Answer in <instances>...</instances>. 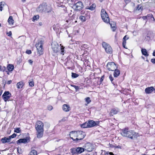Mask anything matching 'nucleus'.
I'll return each mask as SVG.
<instances>
[{
    "label": "nucleus",
    "instance_id": "55",
    "mask_svg": "<svg viewBox=\"0 0 155 155\" xmlns=\"http://www.w3.org/2000/svg\"><path fill=\"white\" fill-rule=\"evenodd\" d=\"M11 83H12V81L10 80V81H8L7 82V84H10Z\"/></svg>",
    "mask_w": 155,
    "mask_h": 155
},
{
    "label": "nucleus",
    "instance_id": "5",
    "mask_svg": "<svg viewBox=\"0 0 155 155\" xmlns=\"http://www.w3.org/2000/svg\"><path fill=\"white\" fill-rule=\"evenodd\" d=\"M77 136L75 140L77 142H79V141L82 140L85 137V134L84 132L81 131H77Z\"/></svg>",
    "mask_w": 155,
    "mask_h": 155
},
{
    "label": "nucleus",
    "instance_id": "29",
    "mask_svg": "<svg viewBox=\"0 0 155 155\" xmlns=\"http://www.w3.org/2000/svg\"><path fill=\"white\" fill-rule=\"evenodd\" d=\"M114 77H117L120 74V71L117 69H115L114 70Z\"/></svg>",
    "mask_w": 155,
    "mask_h": 155
},
{
    "label": "nucleus",
    "instance_id": "62",
    "mask_svg": "<svg viewBox=\"0 0 155 155\" xmlns=\"http://www.w3.org/2000/svg\"><path fill=\"white\" fill-rule=\"evenodd\" d=\"M109 78H112V77H111V75H110V76H109Z\"/></svg>",
    "mask_w": 155,
    "mask_h": 155
},
{
    "label": "nucleus",
    "instance_id": "19",
    "mask_svg": "<svg viewBox=\"0 0 155 155\" xmlns=\"http://www.w3.org/2000/svg\"><path fill=\"white\" fill-rule=\"evenodd\" d=\"M85 147L86 148L85 149L87 151H91L92 150V146L90 143H88L85 145Z\"/></svg>",
    "mask_w": 155,
    "mask_h": 155
},
{
    "label": "nucleus",
    "instance_id": "36",
    "mask_svg": "<svg viewBox=\"0 0 155 155\" xmlns=\"http://www.w3.org/2000/svg\"><path fill=\"white\" fill-rule=\"evenodd\" d=\"M71 76L72 78H77L79 76V75L74 73H72Z\"/></svg>",
    "mask_w": 155,
    "mask_h": 155
},
{
    "label": "nucleus",
    "instance_id": "40",
    "mask_svg": "<svg viewBox=\"0 0 155 155\" xmlns=\"http://www.w3.org/2000/svg\"><path fill=\"white\" fill-rule=\"evenodd\" d=\"M20 128H15V130H14V132L17 133H19L20 132Z\"/></svg>",
    "mask_w": 155,
    "mask_h": 155
},
{
    "label": "nucleus",
    "instance_id": "32",
    "mask_svg": "<svg viewBox=\"0 0 155 155\" xmlns=\"http://www.w3.org/2000/svg\"><path fill=\"white\" fill-rule=\"evenodd\" d=\"M29 85L30 87H32L34 85V83L33 80H29L28 81Z\"/></svg>",
    "mask_w": 155,
    "mask_h": 155
},
{
    "label": "nucleus",
    "instance_id": "34",
    "mask_svg": "<svg viewBox=\"0 0 155 155\" xmlns=\"http://www.w3.org/2000/svg\"><path fill=\"white\" fill-rule=\"evenodd\" d=\"M113 24L112 23H110V25L111 27L113 28V31H114L115 29V25H116L115 24V23L114 22H113Z\"/></svg>",
    "mask_w": 155,
    "mask_h": 155
},
{
    "label": "nucleus",
    "instance_id": "6",
    "mask_svg": "<svg viewBox=\"0 0 155 155\" xmlns=\"http://www.w3.org/2000/svg\"><path fill=\"white\" fill-rule=\"evenodd\" d=\"M102 45L107 53L109 54L112 53V48L109 45L104 42L102 43Z\"/></svg>",
    "mask_w": 155,
    "mask_h": 155
},
{
    "label": "nucleus",
    "instance_id": "50",
    "mask_svg": "<svg viewBox=\"0 0 155 155\" xmlns=\"http://www.w3.org/2000/svg\"><path fill=\"white\" fill-rule=\"evenodd\" d=\"M28 63L31 65H32L33 64V61L31 59H29L28 60Z\"/></svg>",
    "mask_w": 155,
    "mask_h": 155
},
{
    "label": "nucleus",
    "instance_id": "20",
    "mask_svg": "<svg viewBox=\"0 0 155 155\" xmlns=\"http://www.w3.org/2000/svg\"><path fill=\"white\" fill-rule=\"evenodd\" d=\"M45 10V12L49 14L51 13V12L52 11V8L49 6L46 5V9Z\"/></svg>",
    "mask_w": 155,
    "mask_h": 155
},
{
    "label": "nucleus",
    "instance_id": "13",
    "mask_svg": "<svg viewBox=\"0 0 155 155\" xmlns=\"http://www.w3.org/2000/svg\"><path fill=\"white\" fill-rule=\"evenodd\" d=\"M77 131H72L70 133V138L72 139L74 141H76L75 139L77 137Z\"/></svg>",
    "mask_w": 155,
    "mask_h": 155
},
{
    "label": "nucleus",
    "instance_id": "8",
    "mask_svg": "<svg viewBox=\"0 0 155 155\" xmlns=\"http://www.w3.org/2000/svg\"><path fill=\"white\" fill-rule=\"evenodd\" d=\"M107 68L109 71H113L117 68L114 62H108L107 65Z\"/></svg>",
    "mask_w": 155,
    "mask_h": 155
},
{
    "label": "nucleus",
    "instance_id": "47",
    "mask_svg": "<svg viewBox=\"0 0 155 155\" xmlns=\"http://www.w3.org/2000/svg\"><path fill=\"white\" fill-rule=\"evenodd\" d=\"M2 2H1V3H0V11H2Z\"/></svg>",
    "mask_w": 155,
    "mask_h": 155
},
{
    "label": "nucleus",
    "instance_id": "38",
    "mask_svg": "<svg viewBox=\"0 0 155 155\" xmlns=\"http://www.w3.org/2000/svg\"><path fill=\"white\" fill-rule=\"evenodd\" d=\"M16 134L15 133H14L12 135L9 137V139H10V140L11 138L15 137H16Z\"/></svg>",
    "mask_w": 155,
    "mask_h": 155
},
{
    "label": "nucleus",
    "instance_id": "22",
    "mask_svg": "<svg viewBox=\"0 0 155 155\" xmlns=\"http://www.w3.org/2000/svg\"><path fill=\"white\" fill-rule=\"evenodd\" d=\"M27 141L28 140L26 138L20 139L17 141V143H26L27 142Z\"/></svg>",
    "mask_w": 155,
    "mask_h": 155
},
{
    "label": "nucleus",
    "instance_id": "16",
    "mask_svg": "<svg viewBox=\"0 0 155 155\" xmlns=\"http://www.w3.org/2000/svg\"><path fill=\"white\" fill-rule=\"evenodd\" d=\"M155 90V89L153 87H150L146 88L145 89V91L146 94H149L151 93Z\"/></svg>",
    "mask_w": 155,
    "mask_h": 155
},
{
    "label": "nucleus",
    "instance_id": "58",
    "mask_svg": "<svg viewBox=\"0 0 155 155\" xmlns=\"http://www.w3.org/2000/svg\"><path fill=\"white\" fill-rule=\"evenodd\" d=\"M39 24L40 25H42V22H41L39 23Z\"/></svg>",
    "mask_w": 155,
    "mask_h": 155
},
{
    "label": "nucleus",
    "instance_id": "31",
    "mask_svg": "<svg viewBox=\"0 0 155 155\" xmlns=\"http://www.w3.org/2000/svg\"><path fill=\"white\" fill-rule=\"evenodd\" d=\"M29 155H37V151L35 150H33L30 152Z\"/></svg>",
    "mask_w": 155,
    "mask_h": 155
},
{
    "label": "nucleus",
    "instance_id": "1",
    "mask_svg": "<svg viewBox=\"0 0 155 155\" xmlns=\"http://www.w3.org/2000/svg\"><path fill=\"white\" fill-rule=\"evenodd\" d=\"M121 134L123 137L132 139L136 138L139 136L137 133L135 132L133 130H130L127 128H125L122 130Z\"/></svg>",
    "mask_w": 155,
    "mask_h": 155
},
{
    "label": "nucleus",
    "instance_id": "4",
    "mask_svg": "<svg viewBox=\"0 0 155 155\" xmlns=\"http://www.w3.org/2000/svg\"><path fill=\"white\" fill-rule=\"evenodd\" d=\"M43 41L41 40L36 45V46L38 51V52L39 55H42L43 53V49L42 48Z\"/></svg>",
    "mask_w": 155,
    "mask_h": 155
},
{
    "label": "nucleus",
    "instance_id": "51",
    "mask_svg": "<svg viewBox=\"0 0 155 155\" xmlns=\"http://www.w3.org/2000/svg\"><path fill=\"white\" fill-rule=\"evenodd\" d=\"M151 61L153 64H155V58H152L151 60Z\"/></svg>",
    "mask_w": 155,
    "mask_h": 155
},
{
    "label": "nucleus",
    "instance_id": "53",
    "mask_svg": "<svg viewBox=\"0 0 155 155\" xmlns=\"http://www.w3.org/2000/svg\"><path fill=\"white\" fill-rule=\"evenodd\" d=\"M105 155H114V154L112 152H110L109 153H106Z\"/></svg>",
    "mask_w": 155,
    "mask_h": 155
},
{
    "label": "nucleus",
    "instance_id": "33",
    "mask_svg": "<svg viewBox=\"0 0 155 155\" xmlns=\"http://www.w3.org/2000/svg\"><path fill=\"white\" fill-rule=\"evenodd\" d=\"M147 37L149 38V39H150L153 37V34L150 32H149L147 34Z\"/></svg>",
    "mask_w": 155,
    "mask_h": 155
},
{
    "label": "nucleus",
    "instance_id": "60",
    "mask_svg": "<svg viewBox=\"0 0 155 155\" xmlns=\"http://www.w3.org/2000/svg\"><path fill=\"white\" fill-rule=\"evenodd\" d=\"M2 67L0 66V71L1 70Z\"/></svg>",
    "mask_w": 155,
    "mask_h": 155
},
{
    "label": "nucleus",
    "instance_id": "46",
    "mask_svg": "<svg viewBox=\"0 0 155 155\" xmlns=\"http://www.w3.org/2000/svg\"><path fill=\"white\" fill-rule=\"evenodd\" d=\"M7 35L9 36H10L12 35V33L11 31H9L7 33Z\"/></svg>",
    "mask_w": 155,
    "mask_h": 155
},
{
    "label": "nucleus",
    "instance_id": "59",
    "mask_svg": "<svg viewBox=\"0 0 155 155\" xmlns=\"http://www.w3.org/2000/svg\"><path fill=\"white\" fill-rule=\"evenodd\" d=\"M103 80V79H102V78H101L100 79V81H102Z\"/></svg>",
    "mask_w": 155,
    "mask_h": 155
},
{
    "label": "nucleus",
    "instance_id": "57",
    "mask_svg": "<svg viewBox=\"0 0 155 155\" xmlns=\"http://www.w3.org/2000/svg\"><path fill=\"white\" fill-rule=\"evenodd\" d=\"M55 26L54 25L53 26V29L55 31L56 30V29L55 28Z\"/></svg>",
    "mask_w": 155,
    "mask_h": 155
},
{
    "label": "nucleus",
    "instance_id": "41",
    "mask_svg": "<svg viewBox=\"0 0 155 155\" xmlns=\"http://www.w3.org/2000/svg\"><path fill=\"white\" fill-rule=\"evenodd\" d=\"M126 40H123V47L124 48H126L125 47V46L126 45Z\"/></svg>",
    "mask_w": 155,
    "mask_h": 155
},
{
    "label": "nucleus",
    "instance_id": "27",
    "mask_svg": "<svg viewBox=\"0 0 155 155\" xmlns=\"http://www.w3.org/2000/svg\"><path fill=\"white\" fill-rule=\"evenodd\" d=\"M142 54L146 57H147L149 55L148 54L147 52V50L145 49L142 48L141 50Z\"/></svg>",
    "mask_w": 155,
    "mask_h": 155
},
{
    "label": "nucleus",
    "instance_id": "35",
    "mask_svg": "<svg viewBox=\"0 0 155 155\" xmlns=\"http://www.w3.org/2000/svg\"><path fill=\"white\" fill-rule=\"evenodd\" d=\"M79 18L82 21H86L85 17L84 16L81 15L79 17Z\"/></svg>",
    "mask_w": 155,
    "mask_h": 155
},
{
    "label": "nucleus",
    "instance_id": "17",
    "mask_svg": "<svg viewBox=\"0 0 155 155\" xmlns=\"http://www.w3.org/2000/svg\"><path fill=\"white\" fill-rule=\"evenodd\" d=\"M62 109L64 111L68 112L70 110L71 108L68 105L64 104L63 105Z\"/></svg>",
    "mask_w": 155,
    "mask_h": 155
},
{
    "label": "nucleus",
    "instance_id": "64",
    "mask_svg": "<svg viewBox=\"0 0 155 155\" xmlns=\"http://www.w3.org/2000/svg\"><path fill=\"white\" fill-rule=\"evenodd\" d=\"M104 76H102L101 77V78H103Z\"/></svg>",
    "mask_w": 155,
    "mask_h": 155
},
{
    "label": "nucleus",
    "instance_id": "63",
    "mask_svg": "<svg viewBox=\"0 0 155 155\" xmlns=\"http://www.w3.org/2000/svg\"><path fill=\"white\" fill-rule=\"evenodd\" d=\"M101 2L103 0H100Z\"/></svg>",
    "mask_w": 155,
    "mask_h": 155
},
{
    "label": "nucleus",
    "instance_id": "24",
    "mask_svg": "<svg viewBox=\"0 0 155 155\" xmlns=\"http://www.w3.org/2000/svg\"><path fill=\"white\" fill-rule=\"evenodd\" d=\"M71 155H76L78 154L77 152L76 148H71Z\"/></svg>",
    "mask_w": 155,
    "mask_h": 155
},
{
    "label": "nucleus",
    "instance_id": "61",
    "mask_svg": "<svg viewBox=\"0 0 155 155\" xmlns=\"http://www.w3.org/2000/svg\"><path fill=\"white\" fill-rule=\"evenodd\" d=\"M117 148H120V146H117Z\"/></svg>",
    "mask_w": 155,
    "mask_h": 155
},
{
    "label": "nucleus",
    "instance_id": "23",
    "mask_svg": "<svg viewBox=\"0 0 155 155\" xmlns=\"http://www.w3.org/2000/svg\"><path fill=\"white\" fill-rule=\"evenodd\" d=\"M1 140L2 143H4L10 142V140L9 139V137H4L2 138Z\"/></svg>",
    "mask_w": 155,
    "mask_h": 155
},
{
    "label": "nucleus",
    "instance_id": "21",
    "mask_svg": "<svg viewBox=\"0 0 155 155\" xmlns=\"http://www.w3.org/2000/svg\"><path fill=\"white\" fill-rule=\"evenodd\" d=\"M119 111V110L118 108H114L112 110L110 111L111 115L113 116L114 114H116Z\"/></svg>",
    "mask_w": 155,
    "mask_h": 155
},
{
    "label": "nucleus",
    "instance_id": "54",
    "mask_svg": "<svg viewBox=\"0 0 155 155\" xmlns=\"http://www.w3.org/2000/svg\"><path fill=\"white\" fill-rule=\"evenodd\" d=\"M110 81H111L112 83L113 84H115L114 82V81H113V78H110Z\"/></svg>",
    "mask_w": 155,
    "mask_h": 155
},
{
    "label": "nucleus",
    "instance_id": "2",
    "mask_svg": "<svg viewBox=\"0 0 155 155\" xmlns=\"http://www.w3.org/2000/svg\"><path fill=\"white\" fill-rule=\"evenodd\" d=\"M60 45L61 46V47L60 48H59V45L56 42H52L51 44L52 48L54 52L57 53L58 52L59 49H60V53L61 54L63 55L65 53L64 50V47L61 45V44H60Z\"/></svg>",
    "mask_w": 155,
    "mask_h": 155
},
{
    "label": "nucleus",
    "instance_id": "56",
    "mask_svg": "<svg viewBox=\"0 0 155 155\" xmlns=\"http://www.w3.org/2000/svg\"><path fill=\"white\" fill-rule=\"evenodd\" d=\"M153 56H155V50L154 51L153 53Z\"/></svg>",
    "mask_w": 155,
    "mask_h": 155
},
{
    "label": "nucleus",
    "instance_id": "25",
    "mask_svg": "<svg viewBox=\"0 0 155 155\" xmlns=\"http://www.w3.org/2000/svg\"><path fill=\"white\" fill-rule=\"evenodd\" d=\"M96 7V5L94 3L92 4L91 6L87 7L86 9L90 10L91 11H93L95 9Z\"/></svg>",
    "mask_w": 155,
    "mask_h": 155
},
{
    "label": "nucleus",
    "instance_id": "7",
    "mask_svg": "<svg viewBox=\"0 0 155 155\" xmlns=\"http://www.w3.org/2000/svg\"><path fill=\"white\" fill-rule=\"evenodd\" d=\"M73 8L77 11H81L84 7L83 3L81 2H78L74 5L73 6Z\"/></svg>",
    "mask_w": 155,
    "mask_h": 155
},
{
    "label": "nucleus",
    "instance_id": "45",
    "mask_svg": "<svg viewBox=\"0 0 155 155\" xmlns=\"http://www.w3.org/2000/svg\"><path fill=\"white\" fill-rule=\"evenodd\" d=\"M124 1L126 4L129 3L131 2L130 0H124Z\"/></svg>",
    "mask_w": 155,
    "mask_h": 155
},
{
    "label": "nucleus",
    "instance_id": "52",
    "mask_svg": "<svg viewBox=\"0 0 155 155\" xmlns=\"http://www.w3.org/2000/svg\"><path fill=\"white\" fill-rule=\"evenodd\" d=\"M17 151L19 153H21V149L20 148H17Z\"/></svg>",
    "mask_w": 155,
    "mask_h": 155
},
{
    "label": "nucleus",
    "instance_id": "37",
    "mask_svg": "<svg viewBox=\"0 0 155 155\" xmlns=\"http://www.w3.org/2000/svg\"><path fill=\"white\" fill-rule=\"evenodd\" d=\"M39 18V16L38 15L34 16L33 18L32 21H34L35 20H38Z\"/></svg>",
    "mask_w": 155,
    "mask_h": 155
},
{
    "label": "nucleus",
    "instance_id": "3",
    "mask_svg": "<svg viewBox=\"0 0 155 155\" xmlns=\"http://www.w3.org/2000/svg\"><path fill=\"white\" fill-rule=\"evenodd\" d=\"M101 16L103 21L106 23H108L110 22V18L108 16L104 9H102L101 12Z\"/></svg>",
    "mask_w": 155,
    "mask_h": 155
},
{
    "label": "nucleus",
    "instance_id": "15",
    "mask_svg": "<svg viewBox=\"0 0 155 155\" xmlns=\"http://www.w3.org/2000/svg\"><path fill=\"white\" fill-rule=\"evenodd\" d=\"M25 84L24 81H22L18 82L16 84L17 87L18 89L22 88Z\"/></svg>",
    "mask_w": 155,
    "mask_h": 155
},
{
    "label": "nucleus",
    "instance_id": "14",
    "mask_svg": "<svg viewBox=\"0 0 155 155\" xmlns=\"http://www.w3.org/2000/svg\"><path fill=\"white\" fill-rule=\"evenodd\" d=\"M7 68L8 71L6 70L5 71H4V74H9V71H12L13 70L14 68V66L12 64H9L7 67Z\"/></svg>",
    "mask_w": 155,
    "mask_h": 155
},
{
    "label": "nucleus",
    "instance_id": "26",
    "mask_svg": "<svg viewBox=\"0 0 155 155\" xmlns=\"http://www.w3.org/2000/svg\"><path fill=\"white\" fill-rule=\"evenodd\" d=\"M78 154L81 153L84 151V149L81 147L76 148Z\"/></svg>",
    "mask_w": 155,
    "mask_h": 155
},
{
    "label": "nucleus",
    "instance_id": "10",
    "mask_svg": "<svg viewBox=\"0 0 155 155\" xmlns=\"http://www.w3.org/2000/svg\"><path fill=\"white\" fill-rule=\"evenodd\" d=\"M46 4L45 3H43L41 5H40L37 8V11L39 12H45V11Z\"/></svg>",
    "mask_w": 155,
    "mask_h": 155
},
{
    "label": "nucleus",
    "instance_id": "28",
    "mask_svg": "<svg viewBox=\"0 0 155 155\" xmlns=\"http://www.w3.org/2000/svg\"><path fill=\"white\" fill-rule=\"evenodd\" d=\"M8 22L9 24L13 25L14 23V21L13 19V18L12 16H10L8 19Z\"/></svg>",
    "mask_w": 155,
    "mask_h": 155
},
{
    "label": "nucleus",
    "instance_id": "42",
    "mask_svg": "<svg viewBox=\"0 0 155 155\" xmlns=\"http://www.w3.org/2000/svg\"><path fill=\"white\" fill-rule=\"evenodd\" d=\"M53 109L51 105H49L48 107V109L49 110H51Z\"/></svg>",
    "mask_w": 155,
    "mask_h": 155
},
{
    "label": "nucleus",
    "instance_id": "12",
    "mask_svg": "<svg viewBox=\"0 0 155 155\" xmlns=\"http://www.w3.org/2000/svg\"><path fill=\"white\" fill-rule=\"evenodd\" d=\"M99 123L100 122L98 121H95L92 120H90L88 122L89 127H91L98 125Z\"/></svg>",
    "mask_w": 155,
    "mask_h": 155
},
{
    "label": "nucleus",
    "instance_id": "39",
    "mask_svg": "<svg viewBox=\"0 0 155 155\" xmlns=\"http://www.w3.org/2000/svg\"><path fill=\"white\" fill-rule=\"evenodd\" d=\"M86 101L88 103H89L91 101L90 100V98L89 97H87L85 99Z\"/></svg>",
    "mask_w": 155,
    "mask_h": 155
},
{
    "label": "nucleus",
    "instance_id": "11",
    "mask_svg": "<svg viewBox=\"0 0 155 155\" xmlns=\"http://www.w3.org/2000/svg\"><path fill=\"white\" fill-rule=\"evenodd\" d=\"M11 94L9 91H5L2 95V97L5 101H6L11 97Z\"/></svg>",
    "mask_w": 155,
    "mask_h": 155
},
{
    "label": "nucleus",
    "instance_id": "18",
    "mask_svg": "<svg viewBox=\"0 0 155 155\" xmlns=\"http://www.w3.org/2000/svg\"><path fill=\"white\" fill-rule=\"evenodd\" d=\"M36 131V134L37 138H40L42 137L43 136L44 130H39Z\"/></svg>",
    "mask_w": 155,
    "mask_h": 155
},
{
    "label": "nucleus",
    "instance_id": "44",
    "mask_svg": "<svg viewBox=\"0 0 155 155\" xmlns=\"http://www.w3.org/2000/svg\"><path fill=\"white\" fill-rule=\"evenodd\" d=\"M26 53L28 54H30L31 53V51L30 50H28L26 51Z\"/></svg>",
    "mask_w": 155,
    "mask_h": 155
},
{
    "label": "nucleus",
    "instance_id": "43",
    "mask_svg": "<svg viewBox=\"0 0 155 155\" xmlns=\"http://www.w3.org/2000/svg\"><path fill=\"white\" fill-rule=\"evenodd\" d=\"M67 120V117H64L61 120V121H64Z\"/></svg>",
    "mask_w": 155,
    "mask_h": 155
},
{
    "label": "nucleus",
    "instance_id": "9",
    "mask_svg": "<svg viewBox=\"0 0 155 155\" xmlns=\"http://www.w3.org/2000/svg\"><path fill=\"white\" fill-rule=\"evenodd\" d=\"M44 124L41 121L37 122L35 124V129L36 130H44Z\"/></svg>",
    "mask_w": 155,
    "mask_h": 155
},
{
    "label": "nucleus",
    "instance_id": "49",
    "mask_svg": "<svg viewBox=\"0 0 155 155\" xmlns=\"http://www.w3.org/2000/svg\"><path fill=\"white\" fill-rule=\"evenodd\" d=\"M73 86L74 87V88H75V90H78L79 89V87L78 86L74 85Z\"/></svg>",
    "mask_w": 155,
    "mask_h": 155
},
{
    "label": "nucleus",
    "instance_id": "30",
    "mask_svg": "<svg viewBox=\"0 0 155 155\" xmlns=\"http://www.w3.org/2000/svg\"><path fill=\"white\" fill-rule=\"evenodd\" d=\"M80 126L82 128H85L89 127L88 123L85 122L83 124H81Z\"/></svg>",
    "mask_w": 155,
    "mask_h": 155
},
{
    "label": "nucleus",
    "instance_id": "48",
    "mask_svg": "<svg viewBox=\"0 0 155 155\" xmlns=\"http://www.w3.org/2000/svg\"><path fill=\"white\" fill-rule=\"evenodd\" d=\"M128 38H129L128 37H127V35H125V36H124V37L123 38V40H124L126 41V40L128 39Z\"/></svg>",
    "mask_w": 155,
    "mask_h": 155
}]
</instances>
